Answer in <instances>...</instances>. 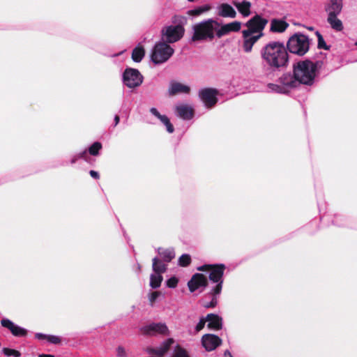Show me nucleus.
<instances>
[{
	"label": "nucleus",
	"instance_id": "f257e3e1",
	"mask_svg": "<svg viewBox=\"0 0 357 357\" xmlns=\"http://www.w3.org/2000/svg\"><path fill=\"white\" fill-rule=\"evenodd\" d=\"M241 28V23L234 21L221 25L213 19L199 22L193 26L192 41L211 40L216 36L218 38L228 35L231 32H237Z\"/></svg>",
	"mask_w": 357,
	"mask_h": 357
},
{
	"label": "nucleus",
	"instance_id": "f03ea898",
	"mask_svg": "<svg viewBox=\"0 0 357 357\" xmlns=\"http://www.w3.org/2000/svg\"><path fill=\"white\" fill-rule=\"evenodd\" d=\"M260 53L263 64L271 70H280L288 66L289 54L282 43L270 42L261 48Z\"/></svg>",
	"mask_w": 357,
	"mask_h": 357
},
{
	"label": "nucleus",
	"instance_id": "7ed1b4c3",
	"mask_svg": "<svg viewBox=\"0 0 357 357\" xmlns=\"http://www.w3.org/2000/svg\"><path fill=\"white\" fill-rule=\"evenodd\" d=\"M225 268L224 264H205L197 268L201 271H208L210 281L215 284L202 301V306L204 307L213 308L217 305L218 298L222 289L223 275Z\"/></svg>",
	"mask_w": 357,
	"mask_h": 357
},
{
	"label": "nucleus",
	"instance_id": "20e7f679",
	"mask_svg": "<svg viewBox=\"0 0 357 357\" xmlns=\"http://www.w3.org/2000/svg\"><path fill=\"white\" fill-rule=\"evenodd\" d=\"M321 67V61L313 62L306 59L294 65V73L300 84L312 86L319 75Z\"/></svg>",
	"mask_w": 357,
	"mask_h": 357
},
{
	"label": "nucleus",
	"instance_id": "39448f33",
	"mask_svg": "<svg viewBox=\"0 0 357 357\" xmlns=\"http://www.w3.org/2000/svg\"><path fill=\"white\" fill-rule=\"evenodd\" d=\"M287 47L291 53L303 56L310 48L309 38L303 33H295L288 40Z\"/></svg>",
	"mask_w": 357,
	"mask_h": 357
},
{
	"label": "nucleus",
	"instance_id": "423d86ee",
	"mask_svg": "<svg viewBox=\"0 0 357 357\" xmlns=\"http://www.w3.org/2000/svg\"><path fill=\"white\" fill-rule=\"evenodd\" d=\"M174 49L166 42H159L153 48L151 59L156 65L166 62L174 54Z\"/></svg>",
	"mask_w": 357,
	"mask_h": 357
},
{
	"label": "nucleus",
	"instance_id": "0eeeda50",
	"mask_svg": "<svg viewBox=\"0 0 357 357\" xmlns=\"http://www.w3.org/2000/svg\"><path fill=\"white\" fill-rule=\"evenodd\" d=\"M143 80L144 77L137 69L127 68L123 73V83L129 89H135L139 86Z\"/></svg>",
	"mask_w": 357,
	"mask_h": 357
},
{
	"label": "nucleus",
	"instance_id": "6e6552de",
	"mask_svg": "<svg viewBox=\"0 0 357 357\" xmlns=\"http://www.w3.org/2000/svg\"><path fill=\"white\" fill-rule=\"evenodd\" d=\"M184 31V28L181 25L167 26L162 30V39L169 43L177 42L183 37Z\"/></svg>",
	"mask_w": 357,
	"mask_h": 357
},
{
	"label": "nucleus",
	"instance_id": "1a4fd4ad",
	"mask_svg": "<svg viewBox=\"0 0 357 357\" xmlns=\"http://www.w3.org/2000/svg\"><path fill=\"white\" fill-rule=\"evenodd\" d=\"M218 91L215 89L204 88L199 90V96L204 105L208 108H211L213 107L218 101Z\"/></svg>",
	"mask_w": 357,
	"mask_h": 357
},
{
	"label": "nucleus",
	"instance_id": "9d476101",
	"mask_svg": "<svg viewBox=\"0 0 357 357\" xmlns=\"http://www.w3.org/2000/svg\"><path fill=\"white\" fill-rule=\"evenodd\" d=\"M142 331L149 335H168L169 333V328L165 323H151L144 326Z\"/></svg>",
	"mask_w": 357,
	"mask_h": 357
},
{
	"label": "nucleus",
	"instance_id": "9b49d317",
	"mask_svg": "<svg viewBox=\"0 0 357 357\" xmlns=\"http://www.w3.org/2000/svg\"><path fill=\"white\" fill-rule=\"evenodd\" d=\"M267 23L268 20L266 19L257 15L246 23V26L248 27V29L246 31H250L252 33L255 34L262 33Z\"/></svg>",
	"mask_w": 357,
	"mask_h": 357
},
{
	"label": "nucleus",
	"instance_id": "f8f14e48",
	"mask_svg": "<svg viewBox=\"0 0 357 357\" xmlns=\"http://www.w3.org/2000/svg\"><path fill=\"white\" fill-rule=\"evenodd\" d=\"M242 33L243 38V49L245 52H250L254 44L263 36V33L255 34L250 31L245 30H243Z\"/></svg>",
	"mask_w": 357,
	"mask_h": 357
},
{
	"label": "nucleus",
	"instance_id": "ddd939ff",
	"mask_svg": "<svg viewBox=\"0 0 357 357\" xmlns=\"http://www.w3.org/2000/svg\"><path fill=\"white\" fill-rule=\"evenodd\" d=\"M222 344V340L213 334H205L202 337V344L207 351L215 350Z\"/></svg>",
	"mask_w": 357,
	"mask_h": 357
},
{
	"label": "nucleus",
	"instance_id": "4468645a",
	"mask_svg": "<svg viewBox=\"0 0 357 357\" xmlns=\"http://www.w3.org/2000/svg\"><path fill=\"white\" fill-rule=\"evenodd\" d=\"M1 324L3 327L8 328L12 335L17 337H26L28 334L26 329L15 324L8 319L1 320Z\"/></svg>",
	"mask_w": 357,
	"mask_h": 357
},
{
	"label": "nucleus",
	"instance_id": "2eb2a0df",
	"mask_svg": "<svg viewBox=\"0 0 357 357\" xmlns=\"http://www.w3.org/2000/svg\"><path fill=\"white\" fill-rule=\"evenodd\" d=\"M278 82L282 84L287 93H289L291 89L297 87L300 84L295 75H291L289 73L282 75L279 78Z\"/></svg>",
	"mask_w": 357,
	"mask_h": 357
},
{
	"label": "nucleus",
	"instance_id": "dca6fc26",
	"mask_svg": "<svg viewBox=\"0 0 357 357\" xmlns=\"http://www.w3.org/2000/svg\"><path fill=\"white\" fill-rule=\"evenodd\" d=\"M207 284V278L202 273L195 274L190 280L188 282V286L190 292H194L199 287H206Z\"/></svg>",
	"mask_w": 357,
	"mask_h": 357
},
{
	"label": "nucleus",
	"instance_id": "f3484780",
	"mask_svg": "<svg viewBox=\"0 0 357 357\" xmlns=\"http://www.w3.org/2000/svg\"><path fill=\"white\" fill-rule=\"evenodd\" d=\"M342 7V0H330L325 5V11L327 13V16L339 15Z\"/></svg>",
	"mask_w": 357,
	"mask_h": 357
},
{
	"label": "nucleus",
	"instance_id": "a211bd4d",
	"mask_svg": "<svg viewBox=\"0 0 357 357\" xmlns=\"http://www.w3.org/2000/svg\"><path fill=\"white\" fill-rule=\"evenodd\" d=\"M207 326L209 329L218 331L222 328V319L215 314H208L206 315Z\"/></svg>",
	"mask_w": 357,
	"mask_h": 357
},
{
	"label": "nucleus",
	"instance_id": "6ab92c4d",
	"mask_svg": "<svg viewBox=\"0 0 357 357\" xmlns=\"http://www.w3.org/2000/svg\"><path fill=\"white\" fill-rule=\"evenodd\" d=\"M150 112L160 121V122L166 127V130L169 133H172L174 131V126L171 123L167 116L160 114L155 107H151L150 109Z\"/></svg>",
	"mask_w": 357,
	"mask_h": 357
},
{
	"label": "nucleus",
	"instance_id": "aec40b11",
	"mask_svg": "<svg viewBox=\"0 0 357 357\" xmlns=\"http://www.w3.org/2000/svg\"><path fill=\"white\" fill-rule=\"evenodd\" d=\"M190 91V88L188 86L177 82H171L168 90L170 96L177 93H189Z\"/></svg>",
	"mask_w": 357,
	"mask_h": 357
},
{
	"label": "nucleus",
	"instance_id": "412c9836",
	"mask_svg": "<svg viewBox=\"0 0 357 357\" xmlns=\"http://www.w3.org/2000/svg\"><path fill=\"white\" fill-rule=\"evenodd\" d=\"M178 116L183 120H190L193 117V109L187 105H181L176 107Z\"/></svg>",
	"mask_w": 357,
	"mask_h": 357
},
{
	"label": "nucleus",
	"instance_id": "4be33fe9",
	"mask_svg": "<svg viewBox=\"0 0 357 357\" xmlns=\"http://www.w3.org/2000/svg\"><path fill=\"white\" fill-rule=\"evenodd\" d=\"M160 259L164 261L166 263L170 262L175 257V252L174 248H158L157 249Z\"/></svg>",
	"mask_w": 357,
	"mask_h": 357
},
{
	"label": "nucleus",
	"instance_id": "5701e85b",
	"mask_svg": "<svg viewBox=\"0 0 357 357\" xmlns=\"http://www.w3.org/2000/svg\"><path fill=\"white\" fill-rule=\"evenodd\" d=\"M218 15L223 17L234 18L236 15L235 10L227 3H222L218 8Z\"/></svg>",
	"mask_w": 357,
	"mask_h": 357
},
{
	"label": "nucleus",
	"instance_id": "b1692460",
	"mask_svg": "<svg viewBox=\"0 0 357 357\" xmlns=\"http://www.w3.org/2000/svg\"><path fill=\"white\" fill-rule=\"evenodd\" d=\"M338 15L327 16V22L331 28L336 32H340L344 29L343 22L337 17Z\"/></svg>",
	"mask_w": 357,
	"mask_h": 357
},
{
	"label": "nucleus",
	"instance_id": "393cba45",
	"mask_svg": "<svg viewBox=\"0 0 357 357\" xmlns=\"http://www.w3.org/2000/svg\"><path fill=\"white\" fill-rule=\"evenodd\" d=\"M233 4L237 8L238 12L244 17H248L250 14L251 3L247 1L238 2L237 1H233Z\"/></svg>",
	"mask_w": 357,
	"mask_h": 357
},
{
	"label": "nucleus",
	"instance_id": "a878e982",
	"mask_svg": "<svg viewBox=\"0 0 357 357\" xmlns=\"http://www.w3.org/2000/svg\"><path fill=\"white\" fill-rule=\"evenodd\" d=\"M289 24L284 20L273 19L271 22L272 32L282 33L288 27Z\"/></svg>",
	"mask_w": 357,
	"mask_h": 357
},
{
	"label": "nucleus",
	"instance_id": "bb28decb",
	"mask_svg": "<svg viewBox=\"0 0 357 357\" xmlns=\"http://www.w3.org/2000/svg\"><path fill=\"white\" fill-rule=\"evenodd\" d=\"M167 263L160 259L158 257L153 259L152 268L153 272L162 274L166 272L167 268Z\"/></svg>",
	"mask_w": 357,
	"mask_h": 357
},
{
	"label": "nucleus",
	"instance_id": "cd10ccee",
	"mask_svg": "<svg viewBox=\"0 0 357 357\" xmlns=\"http://www.w3.org/2000/svg\"><path fill=\"white\" fill-rule=\"evenodd\" d=\"M145 56V50L144 47L139 43L132 52V59L136 63L140 62Z\"/></svg>",
	"mask_w": 357,
	"mask_h": 357
},
{
	"label": "nucleus",
	"instance_id": "c85d7f7f",
	"mask_svg": "<svg viewBox=\"0 0 357 357\" xmlns=\"http://www.w3.org/2000/svg\"><path fill=\"white\" fill-rule=\"evenodd\" d=\"M162 280V274L154 272L150 276V286L153 289H157L160 286Z\"/></svg>",
	"mask_w": 357,
	"mask_h": 357
},
{
	"label": "nucleus",
	"instance_id": "c756f323",
	"mask_svg": "<svg viewBox=\"0 0 357 357\" xmlns=\"http://www.w3.org/2000/svg\"><path fill=\"white\" fill-rule=\"evenodd\" d=\"M210 8L211 7L208 5H203L188 10V14L190 15L198 16L205 12H207Z\"/></svg>",
	"mask_w": 357,
	"mask_h": 357
},
{
	"label": "nucleus",
	"instance_id": "7c9ffc66",
	"mask_svg": "<svg viewBox=\"0 0 357 357\" xmlns=\"http://www.w3.org/2000/svg\"><path fill=\"white\" fill-rule=\"evenodd\" d=\"M268 89L273 92H275L278 93H287V92L284 89V86L282 84H273L270 83L267 86Z\"/></svg>",
	"mask_w": 357,
	"mask_h": 357
},
{
	"label": "nucleus",
	"instance_id": "2f4dec72",
	"mask_svg": "<svg viewBox=\"0 0 357 357\" xmlns=\"http://www.w3.org/2000/svg\"><path fill=\"white\" fill-rule=\"evenodd\" d=\"M146 351L149 354H156L160 356H162L167 352V351L160 346L157 347H149Z\"/></svg>",
	"mask_w": 357,
	"mask_h": 357
},
{
	"label": "nucleus",
	"instance_id": "473e14b6",
	"mask_svg": "<svg viewBox=\"0 0 357 357\" xmlns=\"http://www.w3.org/2000/svg\"><path fill=\"white\" fill-rule=\"evenodd\" d=\"M191 263V257L188 254H183L178 258V265L183 267L188 266Z\"/></svg>",
	"mask_w": 357,
	"mask_h": 357
},
{
	"label": "nucleus",
	"instance_id": "72a5a7b5",
	"mask_svg": "<svg viewBox=\"0 0 357 357\" xmlns=\"http://www.w3.org/2000/svg\"><path fill=\"white\" fill-rule=\"evenodd\" d=\"M316 35L317 36L318 40V48L319 49H324V50H329V46H328L322 36V35L319 32H316Z\"/></svg>",
	"mask_w": 357,
	"mask_h": 357
},
{
	"label": "nucleus",
	"instance_id": "f704fd0d",
	"mask_svg": "<svg viewBox=\"0 0 357 357\" xmlns=\"http://www.w3.org/2000/svg\"><path fill=\"white\" fill-rule=\"evenodd\" d=\"M2 352L7 356L20 357L21 356V353L19 351L10 348H3Z\"/></svg>",
	"mask_w": 357,
	"mask_h": 357
},
{
	"label": "nucleus",
	"instance_id": "c9c22d12",
	"mask_svg": "<svg viewBox=\"0 0 357 357\" xmlns=\"http://www.w3.org/2000/svg\"><path fill=\"white\" fill-rule=\"evenodd\" d=\"M101 149L102 144L100 142H94L91 145V155H97Z\"/></svg>",
	"mask_w": 357,
	"mask_h": 357
},
{
	"label": "nucleus",
	"instance_id": "e433bc0d",
	"mask_svg": "<svg viewBox=\"0 0 357 357\" xmlns=\"http://www.w3.org/2000/svg\"><path fill=\"white\" fill-rule=\"evenodd\" d=\"M174 357H190L185 349L177 347L174 351Z\"/></svg>",
	"mask_w": 357,
	"mask_h": 357
},
{
	"label": "nucleus",
	"instance_id": "4c0bfd02",
	"mask_svg": "<svg viewBox=\"0 0 357 357\" xmlns=\"http://www.w3.org/2000/svg\"><path fill=\"white\" fill-rule=\"evenodd\" d=\"M207 322L206 317H202L200 318L199 322L195 326V332L198 333L202 330Z\"/></svg>",
	"mask_w": 357,
	"mask_h": 357
},
{
	"label": "nucleus",
	"instance_id": "58836bf2",
	"mask_svg": "<svg viewBox=\"0 0 357 357\" xmlns=\"http://www.w3.org/2000/svg\"><path fill=\"white\" fill-rule=\"evenodd\" d=\"M173 343L174 340L172 338H168L163 341L160 346L167 351Z\"/></svg>",
	"mask_w": 357,
	"mask_h": 357
},
{
	"label": "nucleus",
	"instance_id": "ea45409f",
	"mask_svg": "<svg viewBox=\"0 0 357 357\" xmlns=\"http://www.w3.org/2000/svg\"><path fill=\"white\" fill-rule=\"evenodd\" d=\"M178 280L176 277H172L167 280V286L169 288H175L177 286Z\"/></svg>",
	"mask_w": 357,
	"mask_h": 357
},
{
	"label": "nucleus",
	"instance_id": "a19ab883",
	"mask_svg": "<svg viewBox=\"0 0 357 357\" xmlns=\"http://www.w3.org/2000/svg\"><path fill=\"white\" fill-rule=\"evenodd\" d=\"M47 341L54 344H59L61 343V339L58 336L49 335Z\"/></svg>",
	"mask_w": 357,
	"mask_h": 357
},
{
	"label": "nucleus",
	"instance_id": "79ce46f5",
	"mask_svg": "<svg viewBox=\"0 0 357 357\" xmlns=\"http://www.w3.org/2000/svg\"><path fill=\"white\" fill-rule=\"evenodd\" d=\"M159 294L160 293L158 291H153L149 295V300L151 305H153V303L158 298Z\"/></svg>",
	"mask_w": 357,
	"mask_h": 357
},
{
	"label": "nucleus",
	"instance_id": "37998d69",
	"mask_svg": "<svg viewBox=\"0 0 357 357\" xmlns=\"http://www.w3.org/2000/svg\"><path fill=\"white\" fill-rule=\"evenodd\" d=\"M48 336H49V335H45V334H43V333H38L35 335L36 338H37L38 340H47Z\"/></svg>",
	"mask_w": 357,
	"mask_h": 357
},
{
	"label": "nucleus",
	"instance_id": "c03bdc74",
	"mask_svg": "<svg viewBox=\"0 0 357 357\" xmlns=\"http://www.w3.org/2000/svg\"><path fill=\"white\" fill-rule=\"evenodd\" d=\"M116 351H117V355L119 356H125L126 354V351H125V349L123 347H119L116 349Z\"/></svg>",
	"mask_w": 357,
	"mask_h": 357
},
{
	"label": "nucleus",
	"instance_id": "a18cd8bd",
	"mask_svg": "<svg viewBox=\"0 0 357 357\" xmlns=\"http://www.w3.org/2000/svg\"><path fill=\"white\" fill-rule=\"evenodd\" d=\"M91 176L95 179H98L100 177L98 172L93 170H91Z\"/></svg>",
	"mask_w": 357,
	"mask_h": 357
},
{
	"label": "nucleus",
	"instance_id": "49530a36",
	"mask_svg": "<svg viewBox=\"0 0 357 357\" xmlns=\"http://www.w3.org/2000/svg\"><path fill=\"white\" fill-rule=\"evenodd\" d=\"M114 126L115 127V126H116L118 125V123H119V121H120V118H119V115H115L114 116Z\"/></svg>",
	"mask_w": 357,
	"mask_h": 357
},
{
	"label": "nucleus",
	"instance_id": "de8ad7c7",
	"mask_svg": "<svg viewBox=\"0 0 357 357\" xmlns=\"http://www.w3.org/2000/svg\"><path fill=\"white\" fill-rule=\"evenodd\" d=\"M224 355H225V357H233L231 354L228 350L225 351Z\"/></svg>",
	"mask_w": 357,
	"mask_h": 357
},
{
	"label": "nucleus",
	"instance_id": "09e8293b",
	"mask_svg": "<svg viewBox=\"0 0 357 357\" xmlns=\"http://www.w3.org/2000/svg\"><path fill=\"white\" fill-rule=\"evenodd\" d=\"M38 357H54V356L50 354H40Z\"/></svg>",
	"mask_w": 357,
	"mask_h": 357
},
{
	"label": "nucleus",
	"instance_id": "8fccbe9b",
	"mask_svg": "<svg viewBox=\"0 0 357 357\" xmlns=\"http://www.w3.org/2000/svg\"><path fill=\"white\" fill-rule=\"evenodd\" d=\"M86 153V150L84 152H83L82 153H81L79 157L80 158H85Z\"/></svg>",
	"mask_w": 357,
	"mask_h": 357
}]
</instances>
